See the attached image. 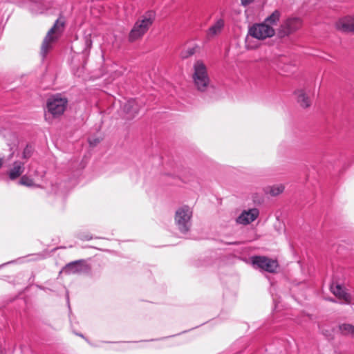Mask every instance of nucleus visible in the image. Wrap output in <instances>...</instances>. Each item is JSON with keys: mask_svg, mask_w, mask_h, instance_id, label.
I'll return each instance as SVG.
<instances>
[{"mask_svg": "<svg viewBox=\"0 0 354 354\" xmlns=\"http://www.w3.org/2000/svg\"><path fill=\"white\" fill-rule=\"evenodd\" d=\"M193 81L195 87L200 92L214 91L207 68L201 61H197L194 65Z\"/></svg>", "mask_w": 354, "mask_h": 354, "instance_id": "obj_1", "label": "nucleus"}, {"mask_svg": "<svg viewBox=\"0 0 354 354\" xmlns=\"http://www.w3.org/2000/svg\"><path fill=\"white\" fill-rule=\"evenodd\" d=\"M156 18V13L153 10L146 12L134 24L129 35L130 41H134L142 37L153 24Z\"/></svg>", "mask_w": 354, "mask_h": 354, "instance_id": "obj_2", "label": "nucleus"}, {"mask_svg": "<svg viewBox=\"0 0 354 354\" xmlns=\"http://www.w3.org/2000/svg\"><path fill=\"white\" fill-rule=\"evenodd\" d=\"M64 26V21L57 19L53 27L48 31L41 46L40 55L42 59H44L53 49L55 43L62 32Z\"/></svg>", "mask_w": 354, "mask_h": 354, "instance_id": "obj_3", "label": "nucleus"}, {"mask_svg": "<svg viewBox=\"0 0 354 354\" xmlns=\"http://www.w3.org/2000/svg\"><path fill=\"white\" fill-rule=\"evenodd\" d=\"M192 209L187 205L177 209L174 222L177 229L182 234H187L192 227Z\"/></svg>", "mask_w": 354, "mask_h": 354, "instance_id": "obj_4", "label": "nucleus"}, {"mask_svg": "<svg viewBox=\"0 0 354 354\" xmlns=\"http://www.w3.org/2000/svg\"><path fill=\"white\" fill-rule=\"evenodd\" d=\"M67 100L63 97L60 94H56L48 99L47 110L53 117H57L62 115L67 105Z\"/></svg>", "mask_w": 354, "mask_h": 354, "instance_id": "obj_5", "label": "nucleus"}, {"mask_svg": "<svg viewBox=\"0 0 354 354\" xmlns=\"http://www.w3.org/2000/svg\"><path fill=\"white\" fill-rule=\"evenodd\" d=\"M248 34L259 40H264L272 37L275 35V30L273 27L263 21L254 24L250 27Z\"/></svg>", "mask_w": 354, "mask_h": 354, "instance_id": "obj_6", "label": "nucleus"}, {"mask_svg": "<svg viewBox=\"0 0 354 354\" xmlns=\"http://www.w3.org/2000/svg\"><path fill=\"white\" fill-rule=\"evenodd\" d=\"M302 26L301 19L299 17H290L284 19L278 28L279 37H287L298 30Z\"/></svg>", "mask_w": 354, "mask_h": 354, "instance_id": "obj_7", "label": "nucleus"}, {"mask_svg": "<svg viewBox=\"0 0 354 354\" xmlns=\"http://www.w3.org/2000/svg\"><path fill=\"white\" fill-rule=\"evenodd\" d=\"M252 262L254 266L270 273L275 272L279 266L277 260L263 256L252 257Z\"/></svg>", "mask_w": 354, "mask_h": 354, "instance_id": "obj_8", "label": "nucleus"}, {"mask_svg": "<svg viewBox=\"0 0 354 354\" xmlns=\"http://www.w3.org/2000/svg\"><path fill=\"white\" fill-rule=\"evenodd\" d=\"M259 211L257 208L244 210L236 218V223L241 225H248L257 218Z\"/></svg>", "mask_w": 354, "mask_h": 354, "instance_id": "obj_9", "label": "nucleus"}, {"mask_svg": "<svg viewBox=\"0 0 354 354\" xmlns=\"http://www.w3.org/2000/svg\"><path fill=\"white\" fill-rule=\"evenodd\" d=\"M336 28L342 32H354V17L347 16L336 22Z\"/></svg>", "mask_w": 354, "mask_h": 354, "instance_id": "obj_10", "label": "nucleus"}, {"mask_svg": "<svg viewBox=\"0 0 354 354\" xmlns=\"http://www.w3.org/2000/svg\"><path fill=\"white\" fill-rule=\"evenodd\" d=\"M25 170L24 162L17 160L12 164V168L8 171L9 179L14 180L21 176Z\"/></svg>", "mask_w": 354, "mask_h": 354, "instance_id": "obj_11", "label": "nucleus"}, {"mask_svg": "<svg viewBox=\"0 0 354 354\" xmlns=\"http://www.w3.org/2000/svg\"><path fill=\"white\" fill-rule=\"evenodd\" d=\"M225 26V21L222 18L217 19L215 22L208 28L207 36L209 39L219 35Z\"/></svg>", "mask_w": 354, "mask_h": 354, "instance_id": "obj_12", "label": "nucleus"}, {"mask_svg": "<svg viewBox=\"0 0 354 354\" xmlns=\"http://www.w3.org/2000/svg\"><path fill=\"white\" fill-rule=\"evenodd\" d=\"M84 270V261L78 260L68 263L63 268V271L68 274L80 273Z\"/></svg>", "mask_w": 354, "mask_h": 354, "instance_id": "obj_13", "label": "nucleus"}, {"mask_svg": "<svg viewBox=\"0 0 354 354\" xmlns=\"http://www.w3.org/2000/svg\"><path fill=\"white\" fill-rule=\"evenodd\" d=\"M140 106L136 99L129 100L123 106L124 111L129 115V118H133L139 111Z\"/></svg>", "mask_w": 354, "mask_h": 354, "instance_id": "obj_14", "label": "nucleus"}, {"mask_svg": "<svg viewBox=\"0 0 354 354\" xmlns=\"http://www.w3.org/2000/svg\"><path fill=\"white\" fill-rule=\"evenodd\" d=\"M330 289L332 292L339 299L344 300L346 304L351 303V296L345 291L342 286L339 284L331 286Z\"/></svg>", "mask_w": 354, "mask_h": 354, "instance_id": "obj_15", "label": "nucleus"}, {"mask_svg": "<svg viewBox=\"0 0 354 354\" xmlns=\"http://www.w3.org/2000/svg\"><path fill=\"white\" fill-rule=\"evenodd\" d=\"M295 94L297 96V102L302 107L306 108L310 106V99L304 90H297L295 91Z\"/></svg>", "mask_w": 354, "mask_h": 354, "instance_id": "obj_16", "label": "nucleus"}, {"mask_svg": "<svg viewBox=\"0 0 354 354\" xmlns=\"http://www.w3.org/2000/svg\"><path fill=\"white\" fill-rule=\"evenodd\" d=\"M281 17V12L279 10H275L272 12L269 16H268L265 19L264 22L268 25L273 27L276 26L277 23L279 21L280 18Z\"/></svg>", "mask_w": 354, "mask_h": 354, "instance_id": "obj_17", "label": "nucleus"}, {"mask_svg": "<svg viewBox=\"0 0 354 354\" xmlns=\"http://www.w3.org/2000/svg\"><path fill=\"white\" fill-rule=\"evenodd\" d=\"M339 330L343 335H351L354 337V326L349 324L339 325Z\"/></svg>", "mask_w": 354, "mask_h": 354, "instance_id": "obj_18", "label": "nucleus"}, {"mask_svg": "<svg viewBox=\"0 0 354 354\" xmlns=\"http://www.w3.org/2000/svg\"><path fill=\"white\" fill-rule=\"evenodd\" d=\"M284 190V186L282 184L276 185L270 187V194L272 196H277Z\"/></svg>", "mask_w": 354, "mask_h": 354, "instance_id": "obj_19", "label": "nucleus"}, {"mask_svg": "<svg viewBox=\"0 0 354 354\" xmlns=\"http://www.w3.org/2000/svg\"><path fill=\"white\" fill-rule=\"evenodd\" d=\"M84 40L85 45L84 50H89L91 48L93 44V41L91 39V33H86L85 32L84 35Z\"/></svg>", "mask_w": 354, "mask_h": 354, "instance_id": "obj_20", "label": "nucleus"}, {"mask_svg": "<svg viewBox=\"0 0 354 354\" xmlns=\"http://www.w3.org/2000/svg\"><path fill=\"white\" fill-rule=\"evenodd\" d=\"M188 175L190 176L191 177H194V172L189 169H184L180 174V178H182V180L185 183L190 181L192 179L188 178Z\"/></svg>", "mask_w": 354, "mask_h": 354, "instance_id": "obj_21", "label": "nucleus"}, {"mask_svg": "<svg viewBox=\"0 0 354 354\" xmlns=\"http://www.w3.org/2000/svg\"><path fill=\"white\" fill-rule=\"evenodd\" d=\"M33 148L31 145H27L22 153V158L24 159L30 158L33 153Z\"/></svg>", "mask_w": 354, "mask_h": 354, "instance_id": "obj_22", "label": "nucleus"}, {"mask_svg": "<svg viewBox=\"0 0 354 354\" xmlns=\"http://www.w3.org/2000/svg\"><path fill=\"white\" fill-rule=\"evenodd\" d=\"M19 184L27 187H32L34 185L33 180L26 176H23L20 178Z\"/></svg>", "mask_w": 354, "mask_h": 354, "instance_id": "obj_23", "label": "nucleus"}, {"mask_svg": "<svg viewBox=\"0 0 354 354\" xmlns=\"http://www.w3.org/2000/svg\"><path fill=\"white\" fill-rule=\"evenodd\" d=\"M254 0H241V5L243 6H248L252 3Z\"/></svg>", "mask_w": 354, "mask_h": 354, "instance_id": "obj_24", "label": "nucleus"}, {"mask_svg": "<svg viewBox=\"0 0 354 354\" xmlns=\"http://www.w3.org/2000/svg\"><path fill=\"white\" fill-rule=\"evenodd\" d=\"M89 144L91 146H95L97 143L100 142L99 139H89L88 140Z\"/></svg>", "mask_w": 354, "mask_h": 354, "instance_id": "obj_25", "label": "nucleus"}, {"mask_svg": "<svg viewBox=\"0 0 354 354\" xmlns=\"http://www.w3.org/2000/svg\"><path fill=\"white\" fill-rule=\"evenodd\" d=\"M194 53V49H192H192H189V50H188L187 53H186V55L182 54L181 56H182L183 58H186L188 56L193 55Z\"/></svg>", "mask_w": 354, "mask_h": 354, "instance_id": "obj_26", "label": "nucleus"}, {"mask_svg": "<svg viewBox=\"0 0 354 354\" xmlns=\"http://www.w3.org/2000/svg\"><path fill=\"white\" fill-rule=\"evenodd\" d=\"M80 239L82 240H84V241H89L92 239V236H89V235H82L80 236Z\"/></svg>", "mask_w": 354, "mask_h": 354, "instance_id": "obj_27", "label": "nucleus"}, {"mask_svg": "<svg viewBox=\"0 0 354 354\" xmlns=\"http://www.w3.org/2000/svg\"><path fill=\"white\" fill-rule=\"evenodd\" d=\"M16 261H8L7 263H3L1 265H0V268L5 266L6 265H8V264H10V263H15Z\"/></svg>", "mask_w": 354, "mask_h": 354, "instance_id": "obj_28", "label": "nucleus"}, {"mask_svg": "<svg viewBox=\"0 0 354 354\" xmlns=\"http://www.w3.org/2000/svg\"><path fill=\"white\" fill-rule=\"evenodd\" d=\"M3 164V159L0 158V168L2 167Z\"/></svg>", "mask_w": 354, "mask_h": 354, "instance_id": "obj_29", "label": "nucleus"}, {"mask_svg": "<svg viewBox=\"0 0 354 354\" xmlns=\"http://www.w3.org/2000/svg\"><path fill=\"white\" fill-rule=\"evenodd\" d=\"M77 335H79V336H80V337H84V335H83L82 334H77Z\"/></svg>", "mask_w": 354, "mask_h": 354, "instance_id": "obj_30", "label": "nucleus"}]
</instances>
